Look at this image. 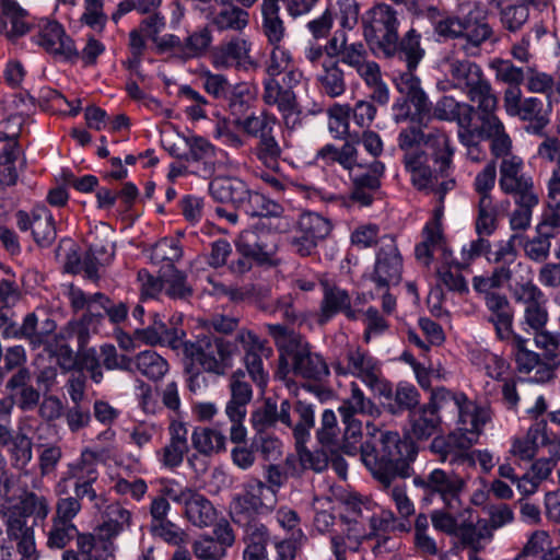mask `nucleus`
I'll return each instance as SVG.
<instances>
[{"instance_id":"nucleus-38","label":"nucleus","mask_w":560,"mask_h":560,"mask_svg":"<svg viewBox=\"0 0 560 560\" xmlns=\"http://www.w3.org/2000/svg\"><path fill=\"white\" fill-rule=\"evenodd\" d=\"M317 159L326 164L338 163L351 174L357 168H363V162L358 158L355 147L346 142L340 149L332 144H326L317 152Z\"/></svg>"},{"instance_id":"nucleus-39","label":"nucleus","mask_w":560,"mask_h":560,"mask_svg":"<svg viewBox=\"0 0 560 560\" xmlns=\"http://www.w3.org/2000/svg\"><path fill=\"white\" fill-rule=\"evenodd\" d=\"M343 312L350 319L357 318V312L351 308L349 294L337 287L326 288L322 302V314L319 323H326L335 314Z\"/></svg>"},{"instance_id":"nucleus-19","label":"nucleus","mask_w":560,"mask_h":560,"mask_svg":"<svg viewBox=\"0 0 560 560\" xmlns=\"http://www.w3.org/2000/svg\"><path fill=\"white\" fill-rule=\"evenodd\" d=\"M16 220L18 226L22 231L32 230L33 238L39 246L47 247L56 240L55 221L46 207L38 206L30 214L25 211H19Z\"/></svg>"},{"instance_id":"nucleus-12","label":"nucleus","mask_w":560,"mask_h":560,"mask_svg":"<svg viewBox=\"0 0 560 560\" xmlns=\"http://www.w3.org/2000/svg\"><path fill=\"white\" fill-rule=\"evenodd\" d=\"M478 442L474 434L453 432L447 436H436L430 444V450L440 456L441 462L464 468L475 467V453L471 447Z\"/></svg>"},{"instance_id":"nucleus-15","label":"nucleus","mask_w":560,"mask_h":560,"mask_svg":"<svg viewBox=\"0 0 560 560\" xmlns=\"http://www.w3.org/2000/svg\"><path fill=\"white\" fill-rule=\"evenodd\" d=\"M236 340L244 350L243 362L252 381L261 389L268 382V372L264 368L262 357L269 358L272 349L267 341L261 340L254 331L241 329L237 331Z\"/></svg>"},{"instance_id":"nucleus-9","label":"nucleus","mask_w":560,"mask_h":560,"mask_svg":"<svg viewBox=\"0 0 560 560\" xmlns=\"http://www.w3.org/2000/svg\"><path fill=\"white\" fill-rule=\"evenodd\" d=\"M347 364L336 363L334 365L337 374H351L360 378L372 390L387 398L392 396V386L382 378L380 362L368 351L360 347H348L346 350Z\"/></svg>"},{"instance_id":"nucleus-49","label":"nucleus","mask_w":560,"mask_h":560,"mask_svg":"<svg viewBox=\"0 0 560 560\" xmlns=\"http://www.w3.org/2000/svg\"><path fill=\"white\" fill-rule=\"evenodd\" d=\"M194 448L202 455L219 453L225 448V436L212 428H196L191 433Z\"/></svg>"},{"instance_id":"nucleus-41","label":"nucleus","mask_w":560,"mask_h":560,"mask_svg":"<svg viewBox=\"0 0 560 560\" xmlns=\"http://www.w3.org/2000/svg\"><path fill=\"white\" fill-rule=\"evenodd\" d=\"M133 372L152 382L161 381L168 372L170 365L166 359L153 350H144L133 357Z\"/></svg>"},{"instance_id":"nucleus-5","label":"nucleus","mask_w":560,"mask_h":560,"mask_svg":"<svg viewBox=\"0 0 560 560\" xmlns=\"http://www.w3.org/2000/svg\"><path fill=\"white\" fill-rule=\"evenodd\" d=\"M425 133L420 121L412 116L400 129L397 138L398 148L404 152L405 167L418 189L428 188L433 178L431 167L427 165V151L422 148Z\"/></svg>"},{"instance_id":"nucleus-2","label":"nucleus","mask_w":560,"mask_h":560,"mask_svg":"<svg viewBox=\"0 0 560 560\" xmlns=\"http://www.w3.org/2000/svg\"><path fill=\"white\" fill-rule=\"evenodd\" d=\"M266 329L279 351L291 360L296 376L312 381H322L328 376L326 361L320 354L312 351L304 337L281 324H267Z\"/></svg>"},{"instance_id":"nucleus-33","label":"nucleus","mask_w":560,"mask_h":560,"mask_svg":"<svg viewBox=\"0 0 560 560\" xmlns=\"http://www.w3.org/2000/svg\"><path fill=\"white\" fill-rule=\"evenodd\" d=\"M245 529L244 542L246 545L243 559L244 560H267V545L269 541V532L267 527L257 522L241 525Z\"/></svg>"},{"instance_id":"nucleus-43","label":"nucleus","mask_w":560,"mask_h":560,"mask_svg":"<svg viewBox=\"0 0 560 560\" xmlns=\"http://www.w3.org/2000/svg\"><path fill=\"white\" fill-rule=\"evenodd\" d=\"M237 210L250 217H278L283 212V208L279 203L248 188Z\"/></svg>"},{"instance_id":"nucleus-50","label":"nucleus","mask_w":560,"mask_h":560,"mask_svg":"<svg viewBox=\"0 0 560 560\" xmlns=\"http://www.w3.org/2000/svg\"><path fill=\"white\" fill-rule=\"evenodd\" d=\"M537 235L534 237H523L520 235V243L523 247L525 256L535 261L542 262L548 259L550 254L551 242L555 236L552 231L537 230Z\"/></svg>"},{"instance_id":"nucleus-30","label":"nucleus","mask_w":560,"mask_h":560,"mask_svg":"<svg viewBox=\"0 0 560 560\" xmlns=\"http://www.w3.org/2000/svg\"><path fill=\"white\" fill-rule=\"evenodd\" d=\"M458 416L459 428L456 432H464L468 435L474 434L479 438L486 423L491 420V411L487 407H478L467 397H464L463 404L456 406L452 411Z\"/></svg>"},{"instance_id":"nucleus-31","label":"nucleus","mask_w":560,"mask_h":560,"mask_svg":"<svg viewBox=\"0 0 560 560\" xmlns=\"http://www.w3.org/2000/svg\"><path fill=\"white\" fill-rule=\"evenodd\" d=\"M209 25L220 32L234 31L242 32L249 23V13L236 4H229L219 11L213 7L205 14Z\"/></svg>"},{"instance_id":"nucleus-42","label":"nucleus","mask_w":560,"mask_h":560,"mask_svg":"<svg viewBox=\"0 0 560 560\" xmlns=\"http://www.w3.org/2000/svg\"><path fill=\"white\" fill-rule=\"evenodd\" d=\"M549 103L545 104V102L539 97H528L523 100V105L516 116L522 120L530 122L527 127L528 131H532L533 133H540L549 122Z\"/></svg>"},{"instance_id":"nucleus-7","label":"nucleus","mask_w":560,"mask_h":560,"mask_svg":"<svg viewBox=\"0 0 560 560\" xmlns=\"http://www.w3.org/2000/svg\"><path fill=\"white\" fill-rule=\"evenodd\" d=\"M276 505L277 498L266 490L265 482L250 478L242 485V492L233 498L230 514L235 524L246 525L257 521L258 515L271 512Z\"/></svg>"},{"instance_id":"nucleus-57","label":"nucleus","mask_w":560,"mask_h":560,"mask_svg":"<svg viewBox=\"0 0 560 560\" xmlns=\"http://www.w3.org/2000/svg\"><path fill=\"white\" fill-rule=\"evenodd\" d=\"M514 199L516 208L510 214V228L513 231H526L530 226L533 209L538 205L539 197L535 194Z\"/></svg>"},{"instance_id":"nucleus-51","label":"nucleus","mask_w":560,"mask_h":560,"mask_svg":"<svg viewBox=\"0 0 560 560\" xmlns=\"http://www.w3.org/2000/svg\"><path fill=\"white\" fill-rule=\"evenodd\" d=\"M293 413L296 417V419H292V427L290 428L293 431V436L295 439L296 445H302L305 444V442L308 440L310 431L314 427V409L312 405L299 400L294 405Z\"/></svg>"},{"instance_id":"nucleus-6","label":"nucleus","mask_w":560,"mask_h":560,"mask_svg":"<svg viewBox=\"0 0 560 560\" xmlns=\"http://www.w3.org/2000/svg\"><path fill=\"white\" fill-rule=\"evenodd\" d=\"M399 24L397 12L385 3H378L362 16L363 36L368 43L375 44L386 58H392Z\"/></svg>"},{"instance_id":"nucleus-54","label":"nucleus","mask_w":560,"mask_h":560,"mask_svg":"<svg viewBox=\"0 0 560 560\" xmlns=\"http://www.w3.org/2000/svg\"><path fill=\"white\" fill-rule=\"evenodd\" d=\"M469 359L474 365L486 371V374L493 380H501L506 372V361L485 349H471Z\"/></svg>"},{"instance_id":"nucleus-44","label":"nucleus","mask_w":560,"mask_h":560,"mask_svg":"<svg viewBox=\"0 0 560 560\" xmlns=\"http://www.w3.org/2000/svg\"><path fill=\"white\" fill-rule=\"evenodd\" d=\"M322 68V72L317 75L322 91L329 97L341 96L346 92L347 84L339 61H325Z\"/></svg>"},{"instance_id":"nucleus-18","label":"nucleus","mask_w":560,"mask_h":560,"mask_svg":"<svg viewBox=\"0 0 560 560\" xmlns=\"http://www.w3.org/2000/svg\"><path fill=\"white\" fill-rule=\"evenodd\" d=\"M499 187L514 198L536 194L533 179L524 173V162L520 156L504 159L499 163Z\"/></svg>"},{"instance_id":"nucleus-64","label":"nucleus","mask_w":560,"mask_h":560,"mask_svg":"<svg viewBox=\"0 0 560 560\" xmlns=\"http://www.w3.org/2000/svg\"><path fill=\"white\" fill-rule=\"evenodd\" d=\"M500 22L504 30L516 33L523 28L529 18V8L525 4L515 3L499 7Z\"/></svg>"},{"instance_id":"nucleus-37","label":"nucleus","mask_w":560,"mask_h":560,"mask_svg":"<svg viewBox=\"0 0 560 560\" xmlns=\"http://www.w3.org/2000/svg\"><path fill=\"white\" fill-rule=\"evenodd\" d=\"M410 435L417 440H428L435 434L441 419L431 407H420L409 413Z\"/></svg>"},{"instance_id":"nucleus-62","label":"nucleus","mask_w":560,"mask_h":560,"mask_svg":"<svg viewBox=\"0 0 560 560\" xmlns=\"http://www.w3.org/2000/svg\"><path fill=\"white\" fill-rule=\"evenodd\" d=\"M8 452L13 468L23 470L33 458V442L23 432H18V436L8 446Z\"/></svg>"},{"instance_id":"nucleus-8","label":"nucleus","mask_w":560,"mask_h":560,"mask_svg":"<svg viewBox=\"0 0 560 560\" xmlns=\"http://www.w3.org/2000/svg\"><path fill=\"white\" fill-rule=\"evenodd\" d=\"M339 63L357 72L365 85L372 90L371 98L374 102L385 105L389 101V91L383 81L381 68L377 62L371 59L362 42H353L350 47H346L342 50V58Z\"/></svg>"},{"instance_id":"nucleus-11","label":"nucleus","mask_w":560,"mask_h":560,"mask_svg":"<svg viewBox=\"0 0 560 560\" xmlns=\"http://www.w3.org/2000/svg\"><path fill=\"white\" fill-rule=\"evenodd\" d=\"M515 303L523 306V324L530 330H540L549 320L548 300L539 287L532 280L515 282L511 287Z\"/></svg>"},{"instance_id":"nucleus-14","label":"nucleus","mask_w":560,"mask_h":560,"mask_svg":"<svg viewBox=\"0 0 560 560\" xmlns=\"http://www.w3.org/2000/svg\"><path fill=\"white\" fill-rule=\"evenodd\" d=\"M402 258L392 236H384L376 253L371 280L380 290H387L400 282Z\"/></svg>"},{"instance_id":"nucleus-24","label":"nucleus","mask_w":560,"mask_h":560,"mask_svg":"<svg viewBox=\"0 0 560 560\" xmlns=\"http://www.w3.org/2000/svg\"><path fill=\"white\" fill-rule=\"evenodd\" d=\"M31 371L22 368L12 374L5 384V388L10 392L9 396H14L15 405L22 411L35 409L40 400V392L31 384Z\"/></svg>"},{"instance_id":"nucleus-34","label":"nucleus","mask_w":560,"mask_h":560,"mask_svg":"<svg viewBox=\"0 0 560 560\" xmlns=\"http://www.w3.org/2000/svg\"><path fill=\"white\" fill-rule=\"evenodd\" d=\"M186 518L197 527H208L215 521L217 512L209 499L195 489L184 503Z\"/></svg>"},{"instance_id":"nucleus-13","label":"nucleus","mask_w":560,"mask_h":560,"mask_svg":"<svg viewBox=\"0 0 560 560\" xmlns=\"http://www.w3.org/2000/svg\"><path fill=\"white\" fill-rule=\"evenodd\" d=\"M37 27L35 42L47 54L62 61L75 62L79 59V50L61 24L56 21L40 20Z\"/></svg>"},{"instance_id":"nucleus-63","label":"nucleus","mask_w":560,"mask_h":560,"mask_svg":"<svg viewBox=\"0 0 560 560\" xmlns=\"http://www.w3.org/2000/svg\"><path fill=\"white\" fill-rule=\"evenodd\" d=\"M384 164L373 160L370 164H363V168H357L350 174L352 184L368 190L377 191L381 187L380 178L384 173Z\"/></svg>"},{"instance_id":"nucleus-45","label":"nucleus","mask_w":560,"mask_h":560,"mask_svg":"<svg viewBox=\"0 0 560 560\" xmlns=\"http://www.w3.org/2000/svg\"><path fill=\"white\" fill-rule=\"evenodd\" d=\"M420 39L421 35L415 28H410L401 39L399 37L396 39L393 57L398 56L404 59L409 70H415L424 56Z\"/></svg>"},{"instance_id":"nucleus-1","label":"nucleus","mask_w":560,"mask_h":560,"mask_svg":"<svg viewBox=\"0 0 560 560\" xmlns=\"http://www.w3.org/2000/svg\"><path fill=\"white\" fill-rule=\"evenodd\" d=\"M368 439L360 446L361 460L383 488H389L397 478L413 475L411 464L418 448L409 439H401L397 432L382 431L366 424Z\"/></svg>"},{"instance_id":"nucleus-53","label":"nucleus","mask_w":560,"mask_h":560,"mask_svg":"<svg viewBox=\"0 0 560 560\" xmlns=\"http://www.w3.org/2000/svg\"><path fill=\"white\" fill-rule=\"evenodd\" d=\"M78 536V527L73 522H65L60 520H50L49 527L46 532V546L49 549H65Z\"/></svg>"},{"instance_id":"nucleus-20","label":"nucleus","mask_w":560,"mask_h":560,"mask_svg":"<svg viewBox=\"0 0 560 560\" xmlns=\"http://www.w3.org/2000/svg\"><path fill=\"white\" fill-rule=\"evenodd\" d=\"M510 340L516 351L515 361L520 373L528 374L529 380L536 383H545L552 378V369L540 359L538 353L526 348L528 339L517 335Z\"/></svg>"},{"instance_id":"nucleus-3","label":"nucleus","mask_w":560,"mask_h":560,"mask_svg":"<svg viewBox=\"0 0 560 560\" xmlns=\"http://www.w3.org/2000/svg\"><path fill=\"white\" fill-rule=\"evenodd\" d=\"M445 65L446 82L440 84L441 90H446V84L460 90L471 102L477 103L481 113H492L497 109L498 98L478 63L451 56L446 58Z\"/></svg>"},{"instance_id":"nucleus-10","label":"nucleus","mask_w":560,"mask_h":560,"mask_svg":"<svg viewBox=\"0 0 560 560\" xmlns=\"http://www.w3.org/2000/svg\"><path fill=\"white\" fill-rule=\"evenodd\" d=\"M413 485L421 488L425 500L439 497L448 509L460 506L459 495L465 488V480L454 472H446L443 469H433L427 477L416 476Z\"/></svg>"},{"instance_id":"nucleus-32","label":"nucleus","mask_w":560,"mask_h":560,"mask_svg":"<svg viewBox=\"0 0 560 560\" xmlns=\"http://www.w3.org/2000/svg\"><path fill=\"white\" fill-rule=\"evenodd\" d=\"M261 31L270 46L281 45L285 36L284 22L280 16L279 0H262Z\"/></svg>"},{"instance_id":"nucleus-35","label":"nucleus","mask_w":560,"mask_h":560,"mask_svg":"<svg viewBox=\"0 0 560 560\" xmlns=\"http://www.w3.org/2000/svg\"><path fill=\"white\" fill-rule=\"evenodd\" d=\"M247 185L237 177L219 176L209 184V192L219 202H230L236 209L245 196Z\"/></svg>"},{"instance_id":"nucleus-60","label":"nucleus","mask_w":560,"mask_h":560,"mask_svg":"<svg viewBox=\"0 0 560 560\" xmlns=\"http://www.w3.org/2000/svg\"><path fill=\"white\" fill-rule=\"evenodd\" d=\"M338 411L351 415L363 413L372 416L378 410L372 400L365 397L359 385L352 382L350 385V396L343 400Z\"/></svg>"},{"instance_id":"nucleus-55","label":"nucleus","mask_w":560,"mask_h":560,"mask_svg":"<svg viewBox=\"0 0 560 560\" xmlns=\"http://www.w3.org/2000/svg\"><path fill=\"white\" fill-rule=\"evenodd\" d=\"M1 7L4 26L10 25L7 37L13 42L26 34L30 30L28 23L25 21L26 12L11 0H3Z\"/></svg>"},{"instance_id":"nucleus-36","label":"nucleus","mask_w":560,"mask_h":560,"mask_svg":"<svg viewBox=\"0 0 560 560\" xmlns=\"http://www.w3.org/2000/svg\"><path fill=\"white\" fill-rule=\"evenodd\" d=\"M475 107L468 103H459L452 96L441 97L433 109L435 118L456 121L458 126H468L472 121Z\"/></svg>"},{"instance_id":"nucleus-28","label":"nucleus","mask_w":560,"mask_h":560,"mask_svg":"<svg viewBox=\"0 0 560 560\" xmlns=\"http://www.w3.org/2000/svg\"><path fill=\"white\" fill-rule=\"evenodd\" d=\"M485 303L498 338L505 341L517 336L513 332V311L508 298L504 294H491L485 298Z\"/></svg>"},{"instance_id":"nucleus-52","label":"nucleus","mask_w":560,"mask_h":560,"mask_svg":"<svg viewBox=\"0 0 560 560\" xmlns=\"http://www.w3.org/2000/svg\"><path fill=\"white\" fill-rule=\"evenodd\" d=\"M236 248L240 255L252 256L259 264L270 259L266 244L255 230L243 231L236 241Z\"/></svg>"},{"instance_id":"nucleus-17","label":"nucleus","mask_w":560,"mask_h":560,"mask_svg":"<svg viewBox=\"0 0 560 560\" xmlns=\"http://www.w3.org/2000/svg\"><path fill=\"white\" fill-rule=\"evenodd\" d=\"M262 85L261 98L265 104L276 106L282 115L285 127L293 129L300 124L299 104L294 91H289L275 78H266Z\"/></svg>"},{"instance_id":"nucleus-59","label":"nucleus","mask_w":560,"mask_h":560,"mask_svg":"<svg viewBox=\"0 0 560 560\" xmlns=\"http://www.w3.org/2000/svg\"><path fill=\"white\" fill-rule=\"evenodd\" d=\"M96 465V454L85 450L79 460L68 465L69 477L74 479V482L96 481L98 477Z\"/></svg>"},{"instance_id":"nucleus-61","label":"nucleus","mask_w":560,"mask_h":560,"mask_svg":"<svg viewBox=\"0 0 560 560\" xmlns=\"http://www.w3.org/2000/svg\"><path fill=\"white\" fill-rule=\"evenodd\" d=\"M19 512L26 517L34 516L36 520L43 521L50 512V504L46 497L25 490L20 497Z\"/></svg>"},{"instance_id":"nucleus-27","label":"nucleus","mask_w":560,"mask_h":560,"mask_svg":"<svg viewBox=\"0 0 560 560\" xmlns=\"http://www.w3.org/2000/svg\"><path fill=\"white\" fill-rule=\"evenodd\" d=\"M230 400L226 402L228 418L238 419L246 416V406L253 399V388L245 371L238 369L229 378Z\"/></svg>"},{"instance_id":"nucleus-47","label":"nucleus","mask_w":560,"mask_h":560,"mask_svg":"<svg viewBox=\"0 0 560 560\" xmlns=\"http://www.w3.org/2000/svg\"><path fill=\"white\" fill-rule=\"evenodd\" d=\"M537 230L552 231L555 234L560 230V178L556 176L547 182V210Z\"/></svg>"},{"instance_id":"nucleus-4","label":"nucleus","mask_w":560,"mask_h":560,"mask_svg":"<svg viewBox=\"0 0 560 560\" xmlns=\"http://www.w3.org/2000/svg\"><path fill=\"white\" fill-rule=\"evenodd\" d=\"M183 351L191 365H198L210 374L224 375L232 368L237 346L224 338L205 335L195 341L185 342Z\"/></svg>"},{"instance_id":"nucleus-26","label":"nucleus","mask_w":560,"mask_h":560,"mask_svg":"<svg viewBox=\"0 0 560 560\" xmlns=\"http://www.w3.org/2000/svg\"><path fill=\"white\" fill-rule=\"evenodd\" d=\"M100 512L102 523L97 528L98 536L101 539L105 540L106 544L110 542L113 538L131 526L132 513L119 502L104 503Z\"/></svg>"},{"instance_id":"nucleus-56","label":"nucleus","mask_w":560,"mask_h":560,"mask_svg":"<svg viewBox=\"0 0 560 560\" xmlns=\"http://www.w3.org/2000/svg\"><path fill=\"white\" fill-rule=\"evenodd\" d=\"M518 238V234H513L508 241L499 243L490 258V260L497 265L495 268L508 269L512 278L516 269L523 266V264L517 260L518 254L515 247V243Z\"/></svg>"},{"instance_id":"nucleus-58","label":"nucleus","mask_w":560,"mask_h":560,"mask_svg":"<svg viewBox=\"0 0 560 560\" xmlns=\"http://www.w3.org/2000/svg\"><path fill=\"white\" fill-rule=\"evenodd\" d=\"M331 222L316 212H304L298 222V233H306L318 243L331 232Z\"/></svg>"},{"instance_id":"nucleus-23","label":"nucleus","mask_w":560,"mask_h":560,"mask_svg":"<svg viewBox=\"0 0 560 560\" xmlns=\"http://www.w3.org/2000/svg\"><path fill=\"white\" fill-rule=\"evenodd\" d=\"M252 43L244 37H233L231 40L222 44L213 54V65L215 67L229 68L236 67H257L256 61L250 57Z\"/></svg>"},{"instance_id":"nucleus-40","label":"nucleus","mask_w":560,"mask_h":560,"mask_svg":"<svg viewBox=\"0 0 560 560\" xmlns=\"http://www.w3.org/2000/svg\"><path fill=\"white\" fill-rule=\"evenodd\" d=\"M5 530L9 539L16 542V550L36 547L34 527L27 525V517L21 512H9Z\"/></svg>"},{"instance_id":"nucleus-48","label":"nucleus","mask_w":560,"mask_h":560,"mask_svg":"<svg viewBox=\"0 0 560 560\" xmlns=\"http://www.w3.org/2000/svg\"><path fill=\"white\" fill-rule=\"evenodd\" d=\"M183 250L179 242L172 237H164L151 248L150 259L152 264L161 266L160 270L174 269V265L182 258Z\"/></svg>"},{"instance_id":"nucleus-21","label":"nucleus","mask_w":560,"mask_h":560,"mask_svg":"<svg viewBox=\"0 0 560 560\" xmlns=\"http://www.w3.org/2000/svg\"><path fill=\"white\" fill-rule=\"evenodd\" d=\"M170 441L156 452L160 464L167 469L179 467L189 451L188 430L183 422L173 420L168 427Z\"/></svg>"},{"instance_id":"nucleus-22","label":"nucleus","mask_w":560,"mask_h":560,"mask_svg":"<svg viewBox=\"0 0 560 560\" xmlns=\"http://www.w3.org/2000/svg\"><path fill=\"white\" fill-rule=\"evenodd\" d=\"M493 113H481V133L490 141L492 156L501 162L516 155L512 152V139L503 122Z\"/></svg>"},{"instance_id":"nucleus-25","label":"nucleus","mask_w":560,"mask_h":560,"mask_svg":"<svg viewBox=\"0 0 560 560\" xmlns=\"http://www.w3.org/2000/svg\"><path fill=\"white\" fill-rule=\"evenodd\" d=\"M291 405L288 400H283L278 409L276 401L268 398L250 415V423L253 429L258 433H266L267 430L273 428L278 421L288 427H292Z\"/></svg>"},{"instance_id":"nucleus-46","label":"nucleus","mask_w":560,"mask_h":560,"mask_svg":"<svg viewBox=\"0 0 560 560\" xmlns=\"http://www.w3.org/2000/svg\"><path fill=\"white\" fill-rule=\"evenodd\" d=\"M409 70L399 75L396 80L398 91L407 96L413 104L418 114L430 110V102L427 94L420 86V80Z\"/></svg>"},{"instance_id":"nucleus-29","label":"nucleus","mask_w":560,"mask_h":560,"mask_svg":"<svg viewBox=\"0 0 560 560\" xmlns=\"http://www.w3.org/2000/svg\"><path fill=\"white\" fill-rule=\"evenodd\" d=\"M422 148L427 151V163L430 156L438 166V171L446 174L452 166L454 155L448 136L442 129H430L425 133Z\"/></svg>"},{"instance_id":"nucleus-16","label":"nucleus","mask_w":560,"mask_h":560,"mask_svg":"<svg viewBox=\"0 0 560 560\" xmlns=\"http://www.w3.org/2000/svg\"><path fill=\"white\" fill-rule=\"evenodd\" d=\"M462 28L459 48L469 57L478 56L482 44L493 36V30L486 21V12L478 2L468 5Z\"/></svg>"}]
</instances>
